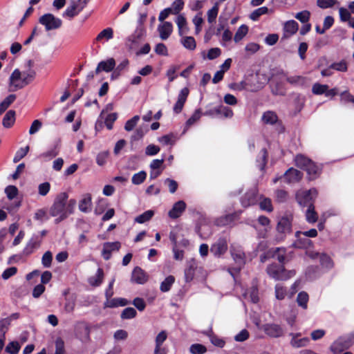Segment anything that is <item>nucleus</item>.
Listing matches in <instances>:
<instances>
[{"instance_id":"10","label":"nucleus","mask_w":354,"mask_h":354,"mask_svg":"<svg viewBox=\"0 0 354 354\" xmlns=\"http://www.w3.org/2000/svg\"><path fill=\"white\" fill-rule=\"evenodd\" d=\"M21 75V71L19 69L16 68L13 71L9 77V90L10 91H16L26 86Z\"/></svg>"},{"instance_id":"45","label":"nucleus","mask_w":354,"mask_h":354,"mask_svg":"<svg viewBox=\"0 0 354 354\" xmlns=\"http://www.w3.org/2000/svg\"><path fill=\"white\" fill-rule=\"evenodd\" d=\"M295 161L298 167L304 170L312 160L302 154H298L296 156Z\"/></svg>"},{"instance_id":"33","label":"nucleus","mask_w":354,"mask_h":354,"mask_svg":"<svg viewBox=\"0 0 354 354\" xmlns=\"http://www.w3.org/2000/svg\"><path fill=\"white\" fill-rule=\"evenodd\" d=\"M301 172L294 168H290L284 174V178L288 183L298 181L301 178Z\"/></svg>"},{"instance_id":"3","label":"nucleus","mask_w":354,"mask_h":354,"mask_svg":"<svg viewBox=\"0 0 354 354\" xmlns=\"http://www.w3.org/2000/svg\"><path fill=\"white\" fill-rule=\"evenodd\" d=\"M267 274L275 280H287L295 275L294 270H286L283 265L272 263L268 266Z\"/></svg>"},{"instance_id":"48","label":"nucleus","mask_w":354,"mask_h":354,"mask_svg":"<svg viewBox=\"0 0 354 354\" xmlns=\"http://www.w3.org/2000/svg\"><path fill=\"white\" fill-rule=\"evenodd\" d=\"M16 97V95L10 94L0 103V115L2 114L12 102H14Z\"/></svg>"},{"instance_id":"30","label":"nucleus","mask_w":354,"mask_h":354,"mask_svg":"<svg viewBox=\"0 0 354 354\" xmlns=\"http://www.w3.org/2000/svg\"><path fill=\"white\" fill-rule=\"evenodd\" d=\"M231 254L234 261L238 264L239 268L235 269L236 272H239L241 267L245 264V253L241 249H233Z\"/></svg>"},{"instance_id":"55","label":"nucleus","mask_w":354,"mask_h":354,"mask_svg":"<svg viewBox=\"0 0 354 354\" xmlns=\"http://www.w3.org/2000/svg\"><path fill=\"white\" fill-rule=\"evenodd\" d=\"M137 315L136 310L132 307L124 308L121 313V318L122 319H130L134 318Z\"/></svg>"},{"instance_id":"34","label":"nucleus","mask_w":354,"mask_h":354,"mask_svg":"<svg viewBox=\"0 0 354 354\" xmlns=\"http://www.w3.org/2000/svg\"><path fill=\"white\" fill-rule=\"evenodd\" d=\"M113 30L108 27L102 30L96 37L95 41L104 44V42L113 39Z\"/></svg>"},{"instance_id":"57","label":"nucleus","mask_w":354,"mask_h":354,"mask_svg":"<svg viewBox=\"0 0 354 354\" xmlns=\"http://www.w3.org/2000/svg\"><path fill=\"white\" fill-rule=\"evenodd\" d=\"M287 295L286 288L281 284L278 283L275 286V297L278 300H283Z\"/></svg>"},{"instance_id":"59","label":"nucleus","mask_w":354,"mask_h":354,"mask_svg":"<svg viewBox=\"0 0 354 354\" xmlns=\"http://www.w3.org/2000/svg\"><path fill=\"white\" fill-rule=\"evenodd\" d=\"M328 86L326 84H322L319 83H315L312 86V92L315 95L325 94Z\"/></svg>"},{"instance_id":"58","label":"nucleus","mask_w":354,"mask_h":354,"mask_svg":"<svg viewBox=\"0 0 354 354\" xmlns=\"http://www.w3.org/2000/svg\"><path fill=\"white\" fill-rule=\"evenodd\" d=\"M339 19L342 22L350 21L351 20V12L348 9L344 7L339 8Z\"/></svg>"},{"instance_id":"44","label":"nucleus","mask_w":354,"mask_h":354,"mask_svg":"<svg viewBox=\"0 0 354 354\" xmlns=\"http://www.w3.org/2000/svg\"><path fill=\"white\" fill-rule=\"evenodd\" d=\"M201 111L200 109L195 110L194 113L192 115V116L186 121L185 127L183 131V133L195 122H196L201 117Z\"/></svg>"},{"instance_id":"31","label":"nucleus","mask_w":354,"mask_h":354,"mask_svg":"<svg viewBox=\"0 0 354 354\" xmlns=\"http://www.w3.org/2000/svg\"><path fill=\"white\" fill-rule=\"evenodd\" d=\"M304 274L306 279L313 281L319 277L322 272L319 266H310L306 268Z\"/></svg>"},{"instance_id":"60","label":"nucleus","mask_w":354,"mask_h":354,"mask_svg":"<svg viewBox=\"0 0 354 354\" xmlns=\"http://www.w3.org/2000/svg\"><path fill=\"white\" fill-rule=\"evenodd\" d=\"M330 68L339 72H346L348 70L347 63L345 60L334 62L330 65Z\"/></svg>"},{"instance_id":"16","label":"nucleus","mask_w":354,"mask_h":354,"mask_svg":"<svg viewBox=\"0 0 354 354\" xmlns=\"http://www.w3.org/2000/svg\"><path fill=\"white\" fill-rule=\"evenodd\" d=\"M289 336L291 337L290 344L293 348H299L305 347L308 346L310 342V339L308 337H301L300 333H290Z\"/></svg>"},{"instance_id":"19","label":"nucleus","mask_w":354,"mask_h":354,"mask_svg":"<svg viewBox=\"0 0 354 354\" xmlns=\"http://www.w3.org/2000/svg\"><path fill=\"white\" fill-rule=\"evenodd\" d=\"M131 280L137 284H144L148 281L147 274L139 266L133 268Z\"/></svg>"},{"instance_id":"14","label":"nucleus","mask_w":354,"mask_h":354,"mask_svg":"<svg viewBox=\"0 0 354 354\" xmlns=\"http://www.w3.org/2000/svg\"><path fill=\"white\" fill-rule=\"evenodd\" d=\"M241 213V211H239L220 216L215 219L214 224L217 226H225L231 225L235 220L239 218Z\"/></svg>"},{"instance_id":"41","label":"nucleus","mask_w":354,"mask_h":354,"mask_svg":"<svg viewBox=\"0 0 354 354\" xmlns=\"http://www.w3.org/2000/svg\"><path fill=\"white\" fill-rule=\"evenodd\" d=\"M308 301L309 296L306 292L301 291L298 293L297 297V303L302 309L306 310L308 308Z\"/></svg>"},{"instance_id":"9","label":"nucleus","mask_w":354,"mask_h":354,"mask_svg":"<svg viewBox=\"0 0 354 354\" xmlns=\"http://www.w3.org/2000/svg\"><path fill=\"white\" fill-rule=\"evenodd\" d=\"M261 121L264 124L274 126L278 133H281L284 131V127L274 111H265L261 116Z\"/></svg>"},{"instance_id":"49","label":"nucleus","mask_w":354,"mask_h":354,"mask_svg":"<svg viewBox=\"0 0 354 354\" xmlns=\"http://www.w3.org/2000/svg\"><path fill=\"white\" fill-rule=\"evenodd\" d=\"M175 281V278L172 275H169L167 277L165 280L160 283V289L162 292H168L171 286L174 284Z\"/></svg>"},{"instance_id":"51","label":"nucleus","mask_w":354,"mask_h":354,"mask_svg":"<svg viewBox=\"0 0 354 354\" xmlns=\"http://www.w3.org/2000/svg\"><path fill=\"white\" fill-rule=\"evenodd\" d=\"M153 215L154 212L153 210L145 211L144 213L136 217L135 222L138 223H144L149 221L153 217Z\"/></svg>"},{"instance_id":"11","label":"nucleus","mask_w":354,"mask_h":354,"mask_svg":"<svg viewBox=\"0 0 354 354\" xmlns=\"http://www.w3.org/2000/svg\"><path fill=\"white\" fill-rule=\"evenodd\" d=\"M228 248L227 240L225 237H220L212 245L210 252L216 257H220L224 254Z\"/></svg>"},{"instance_id":"53","label":"nucleus","mask_w":354,"mask_h":354,"mask_svg":"<svg viewBox=\"0 0 354 354\" xmlns=\"http://www.w3.org/2000/svg\"><path fill=\"white\" fill-rule=\"evenodd\" d=\"M268 12V8L266 6H263L254 10L250 15V19L252 21H257L259 18L263 15Z\"/></svg>"},{"instance_id":"52","label":"nucleus","mask_w":354,"mask_h":354,"mask_svg":"<svg viewBox=\"0 0 354 354\" xmlns=\"http://www.w3.org/2000/svg\"><path fill=\"white\" fill-rule=\"evenodd\" d=\"M184 4L183 0H175L168 8L172 15H178L183 9Z\"/></svg>"},{"instance_id":"47","label":"nucleus","mask_w":354,"mask_h":354,"mask_svg":"<svg viewBox=\"0 0 354 354\" xmlns=\"http://www.w3.org/2000/svg\"><path fill=\"white\" fill-rule=\"evenodd\" d=\"M176 23L178 26V33L180 35H182L187 30V21L183 15H178V17L176 19Z\"/></svg>"},{"instance_id":"40","label":"nucleus","mask_w":354,"mask_h":354,"mask_svg":"<svg viewBox=\"0 0 354 354\" xmlns=\"http://www.w3.org/2000/svg\"><path fill=\"white\" fill-rule=\"evenodd\" d=\"M15 122V111H8L4 115L2 121L3 126L5 128H10Z\"/></svg>"},{"instance_id":"4","label":"nucleus","mask_w":354,"mask_h":354,"mask_svg":"<svg viewBox=\"0 0 354 354\" xmlns=\"http://www.w3.org/2000/svg\"><path fill=\"white\" fill-rule=\"evenodd\" d=\"M354 344V331L347 335L339 337L330 346V351L338 354L348 349Z\"/></svg>"},{"instance_id":"62","label":"nucleus","mask_w":354,"mask_h":354,"mask_svg":"<svg viewBox=\"0 0 354 354\" xmlns=\"http://www.w3.org/2000/svg\"><path fill=\"white\" fill-rule=\"evenodd\" d=\"M206 351V347L201 344H193L189 347V352L192 354H203Z\"/></svg>"},{"instance_id":"6","label":"nucleus","mask_w":354,"mask_h":354,"mask_svg":"<svg viewBox=\"0 0 354 354\" xmlns=\"http://www.w3.org/2000/svg\"><path fill=\"white\" fill-rule=\"evenodd\" d=\"M89 1L90 0H70V5L63 12L62 16L73 19L84 10Z\"/></svg>"},{"instance_id":"50","label":"nucleus","mask_w":354,"mask_h":354,"mask_svg":"<svg viewBox=\"0 0 354 354\" xmlns=\"http://www.w3.org/2000/svg\"><path fill=\"white\" fill-rule=\"evenodd\" d=\"M248 32V27L243 24L241 25L238 30H236L235 35L234 37V40L236 43L239 42L241 40L243 39V37L247 35Z\"/></svg>"},{"instance_id":"18","label":"nucleus","mask_w":354,"mask_h":354,"mask_svg":"<svg viewBox=\"0 0 354 354\" xmlns=\"http://www.w3.org/2000/svg\"><path fill=\"white\" fill-rule=\"evenodd\" d=\"M189 89L187 87H185L180 90L178 95V100L173 108L174 112L175 113L178 114L182 111L184 104L189 95Z\"/></svg>"},{"instance_id":"26","label":"nucleus","mask_w":354,"mask_h":354,"mask_svg":"<svg viewBox=\"0 0 354 354\" xmlns=\"http://www.w3.org/2000/svg\"><path fill=\"white\" fill-rule=\"evenodd\" d=\"M115 66V61L113 58H109L106 60L101 61L98 63L96 69L95 73H99L102 71H104L106 73L112 71V70Z\"/></svg>"},{"instance_id":"42","label":"nucleus","mask_w":354,"mask_h":354,"mask_svg":"<svg viewBox=\"0 0 354 354\" xmlns=\"http://www.w3.org/2000/svg\"><path fill=\"white\" fill-rule=\"evenodd\" d=\"M214 112L215 114L221 115L226 118H231L234 115L232 109H230L228 106H225L223 105H219L215 107Z\"/></svg>"},{"instance_id":"32","label":"nucleus","mask_w":354,"mask_h":354,"mask_svg":"<svg viewBox=\"0 0 354 354\" xmlns=\"http://www.w3.org/2000/svg\"><path fill=\"white\" fill-rule=\"evenodd\" d=\"M131 304V301L124 298L117 297L113 299H108L104 303L105 307L116 308L118 306H125Z\"/></svg>"},{"instance_id":"7","label":"nucleus","mask_w":354,"mask_h":354,"mask_svg":"<svg viewBox=\"0 0 354 354\" xmlns=\"http://www.w3.org/2000/svg\"><path fill=\"white\" fill-rule=\"evenodd\" d=\"M317 195L316 189H310L309 190H299L296 194V199L301 207H310L314 205V200Z\"/></svg>"},{"instance_id":"20","label":"nucleus","mask_w":354,"mask_h":354,"mask_svg":"<svg viewBox=\"0 0 354 354\" xmlns=\"http://www.w3.org/2000/svg\"><path fill=\"white\" fill-rule=\"evenodd\" d=\"M186 207L185 201H178L173 205L172 208L168 212V216L172 219H176L183 214Z\"/></svg>"},{"instance_id":"23","label":"nucleus","mask_w":354,"mask_h":354,"mask_svg":"<svg viewBox=\"0 0 354 354\" xmlns=\"http://www.w3.org/2000/svg\"><path fill=\"white\" fill-rule=\"evenodd\" d=\"M33 66V62L29 59L26 62L27 69L21 71V76L23 77L24 82L26 85L29 84L35 78L36 72L32 68Z\"/></svg>"},{"instance_id":"8","label":"nucleus","mask_w":354,"mask_h":354,"mask_svg":"<svg viewBox=\"0 0 354 354\" xmlns=\"http://www.w3.org/2000/svg\"><path fill=\"white\" fill-rule=\"evenodd\" d=\"M39 22L45 27L46 31L58 29L62 24V21L51 13H46L41 16Z\"/></svg>"},{"instance_id":"63","label":"nucleus","mask_w":354,"mask_h":354,"mask_svg":"<svg viewBox=\"0 0 354 354\" xmlns=\"http://www.w3.org/2000/svg\"><path fill=\"white\" fill-rule=\"evenodd\" d=\"M20 344L18 342H11L6 347V352L10 354H17L20 350Z\"/></svg>"},{"instance_id":"1","label":"nucleus","mask_w":354,"mask_h":354,"mask_svg":"<svg viewBox=\"0 0 354 354\" xmlns=\"http://www.w3.org/2000/svg\"><path fill=\"white\" fill-rule=\"evenodd\" d=\"M68 195L66 192L58 194L55 198L53 204L50 208L49 212L51 216L56 217L55 223H59L66 219L68 215L72 214L71 210H68L66 207Z\"/></svg>"},{"instance_id":"25","label":"nucleus","mask_w":354,"mask_h":354,"mask_svg":"<svg viewBox=\"0 0 354 354\" xmlns=\"http://www.w3.org/2000/svg\"><path fill=\"white\" fill-rule=\"evenodd\" d=\"M299 29V24L295 20L287 21L283 26V38H288L295 35Z\"/></svg>"},{"instance_id":"56","label":"nucleus","mask_w":354,"mask_h":354,"mask_svg":"<svg viewBox=\"0 0 354 354\" xmlns=\"http://www.w3.org/2000/svg\"><path fill=\"white\" fill-rule=\"evenodd\" d=\"M259 207L261 210L271 212L273 210L271 200L268 198H262L259 202Z\"/></svg>"},{"instance_id":"38","label":"nucleus","mask_w":354,"mask_h":354,"mask_svg":"<svg viewBox=\"0 0 354 354\" xmlns=\"http://www.w3.org/2000/svg\"><path fill=\"white\" fill-rule=\"evenodd\" d=\"M243 296L246 299L248 297L250 298V301L256 304L259 301V291L257 286L255 285H253L249 290H248Z\"/></svg>"},{"instance_id":"29","label":"nucleus","mask_w":354,"mask_h":354,"mask_svg":"<svg viewBox=\"0 0 354 354\" xmlns=\"http://www.w3.org/2000/svg\"><path fill=\"white\" fill-rule=\"evenodd\" d=\"M75 336L82 342L88 341L90 339L89 327L86 324L77 326L75 330Z\"/></svg>"},{"instance_id":"46","label":"nucleus","mask_w":354,"mask_h":354,"mask_svg":"<svg viewBox=\"0 0 354 354\" xmlns=\"http://www.w3.org/2000/svg\"><path fill=\"white\" fill-rule=\"evenodd\" d=\"M180 42L185 48L189 50H194L196 47V43L195 39L193 37H183L180 39Z\"/></svg>"},{"instance_id":"24","label":"nucleus","mask_w":354,"mask_h":354,"mask_svg":"<svg viewBox=\"0 0 354 354\" xmlns=\"http://www.w3.org/2000/svg\"><path fill=\"white\" fill-rule=\"evenodd\" d=\"M173 31V25L169 21H164L158 26V32L162 40H167Z\"/></svg>"},{"instance_id":"22","label":"nucleus","mask_w":354,"mask_h":354,"mask_svg":"<svg viewBox=\"0 0 354 354\" xmlns=\"http://www.w3.org/2000/svg\"><path fill=\"white\" fill-rule=\"evenodd\" d=\"M197 266V262L194 259H192L187 261V267L184 272V277L186 283H189L194 279Z\"/></svg>"},{"instance_id":"2","label":"nucleus","mask_w":354,"mask_h":354,"mask_svg":"<svg viewBox=\"0 0 354 354\" xmlns=\"http://www.w3.org/2000/svg\"><path fill=\"white\" fill-rule=\"evenodd\" d=\"M286 74L281 69L273 70L271 76L270 87L272 94L284 95L286 94L285 82Z\"/></svg>"},{"instance_id":"37","label":"nucleus","mask_w":354,"mask_h":354,"mask_svg":"<svg viewBox=\"0 0 354 354\" xmlns=\"http://www.w3.org/2000/svg\"><path fill=\"white\" fill-rule=\"evenodd\" d=\"M306 220L308 223L313 224L318 220V214L315 210L314 205L307 207L305 212Z\"/></svg>"},{"instance_id":"39","label":"nucleus","mask_w":354,"mask_h":354,"mask_svg":"<svg viewBox=\"0 0 354 354\" xmlns=\"http://www.w3.org/2000/svg\"><path fill=\"white\" fill-rule=\"evenodd\" d=\"M319 263L322 268L326 271L332 269L334 266V263L331 258L325 253L321 254Z\"/></svg>"},{"instance_id":"54","label":"nucleus","mask_w":354,"mask_h":354,"mask_svg":"<svg viewBox=\"0 0 354 354\" xmlns=\"http://www.w3.org/2000/svg\"><path fill=\"white\" fill-rule=\"evenodd\" d=\"M147 178V173L145 171H140L133 175L131 181L133 185L142 184Z\"/></svg>"},{"instance_id":"13","label":"nucleus","mask_w":354,"mask_h":354,"mask_svg":"<svg viewBox=\"0 0 354 354\" xmlns=\"http://www.w3.org/2000/svg\"><path fill=\"white\" fill-rule=\"evenodd\" d=\"M265 333L270 337L277 338L283 335V328L277 324H266L262 327Z\"/></svg>"},{"instance_id":"35","label":"nucleus","mask_w":354,"mask_h":354,"mask_svg":"<svg viewBox=\"0 0 354 354\" xmlns=\"http://www.w3.org/2000/svg\"><path fill=\"white\" fill-rule=\"evenodd\" d=\"M167 337V333L165 330L161 331L158 334L156 337V347L154 350L155 354H163L164 351L161 348V346L166 340Z\"/></svg>"},{"instance_id":"21","label":"nucleus","mask_w":354,"mask_h":354,"mask_svg":"<svg viewBox=\"0 0 354 354\" xmlns=\"http://www.w3.org/2000/svg\"><path fill=\"white\" fill-rule=\"evenodd\" d=\"M120 246V243L118 241L104 243L102 251L103 258L105 260H109L111 257L112 252L118 251Z\"/></svg>"},{"instance_id":"28","label":"nucleus","mask_w":354,"mask_h":354,"mask_svg":"<svg viewBox=\"0 0 354 354\" xmlns=\"http://www.w3.org/2000/svg\"><path fill=\"white\" fill-rule=\"evenodd\" d=\"M79 209L84 213H88L92 209V198L90 194L83 195L79 202Z\"/></svg>"},{"instance_id":"15","label":"nucleus","mask_w":354,"mask_h":354,"mask_svg":"<svg viewBox=\"0 0 354 354\" xmlns=\"http://www.w3.org/2000/svg\"><path fill=\"white\" fill-rule=\"evenodd\" d=\"M41 239L37 234H33L23 250L24 255L28 256L37 249L41 244Z\"/></svg>"},{"instance_id":"17","label":"nucleus","mask_w":354,"mask_h":354,"mask_svg":"<svg viewBox=\"0 0 354 354\" xmlns=\"http://www.w3.org/2000/svg\"><path fill=\"white\" fill-rule=\"evenodd\" d=\"M295 241L292 243V246L296 248L307 249L313 245V242L308 238L301 234V231L295 232Z\"/></svg>"},{"instance_id":"43","label":"nucleus","mask_w":354,"mask_h":354,"mask_svg":"<svg viewBox=\"0 0 354 354\" xmlns=\"http://www.w3.org/2000/svg\"><path fill=\"white\" fill-rule=\"evenodd\" d=\"M178 138L174 133L164 135L158 138V141L163 145H175Z\"/></svg>"},{"instance_id":"61","label":"nucleus","mask_w":354,"mask_h":354,"mask_svg":"<svg viewBox=\"0 0 354 354\" xmlns=\"http://www.w3.org/2000/svg\"><path fill=\"white\" fill-rule=\"evenodd\" d=\"M286 249L284 248H277L274 252V257L283 264L286 260Z\"/></svg>"},{"instance_id":"12","label":"nucleus","mask_w":354,"mask_h":354,"mask_svg":"<svg viewBox=\"0 0 354 354\" xmlns=\"http://www.w3.org/2000/svg\"><path fill=\"white\" fill-rule=\"evenodd\" d=\"M258 202V192L256 187L249 189L241 198V203L244 207L257 204Z\"/></svg>"},{"instance_id":"36","label":"nucleus","mask_w":354,"mask_h":354,"mask_svg":"<svg viewBox=\"0 0 354 354\" xmlns=\"http://www.w3.org/2000/svg\"><path fill=\"white\" fill-rule=\"evenodd\" d=\"M104 272L101 268H98L94 276L88 278V282L92 286H99L103 281Z\"/></svg>"},{"instance_id":"5","label":"nucleus","mask_w":354,"mask_h":354,"mask_svg":"<svg viewBox=\"0 0 354 354\" xmlns=\"http://www.w3.org/2000/svg\"><path fill=\"white\" fill-rule=\"evenodd\" d=\"M292 220L293 216L290 214H286L279 219L277 225V231L278 233L279 239H283L287 234L292 232Z\"/></svg>"},{"instance_id":"27","label":"nucleus","mask_w":354,"mask_h":354,"mask_svg":"<svg viewBox=\"0 0 354 354\" xmlns=\"http://www.w3.org/2000/svg\"><path fill=\"white\" fill-rule=\"evenodd\" d=\"M304 170L307 172L308 179L313 180L319 176L322 172V167L311 161Z\"/></svg>"},{"instance_id":"64","label":"nucleus","mask_w":354,"mask_h":354,"mask_svg":"<svg viewBox=\"0 0 354 354\" xmlns=\"http://www.w3.org/2000/svg\"><path fill=\"white\" fill-rule=\"evenodd\" d=\"M295 17L302 24L308 23L310 20V12L308 10H303L297 12Z\"/></svg>"}]
</instances>
